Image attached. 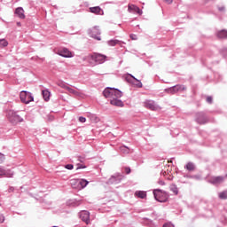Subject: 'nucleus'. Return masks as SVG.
Segmentation results:
<instances>
[{"label": "nucleus", "instance_id": "nucleus-1", "mask_svg": "<svg viewBox=\"0 0 227 227\" xmlns=\"http://www.w3.org/2000/svg\"><path fill=\"white\" fill-rule=\"evenodd\" d=\"M82 61H86L89 65L95 67V65H102L106 61V55L100 53L89 54L82 57Z\"/></svg>", "mask_w": 227, "mask_h": 227}, {"label": "nucleus", "instance_id": "nucleus-2", "mask_svg": "<svg viewBox=\"0 0 227 227\" xmlns=\"http://www.w3.org/2000/svg\"><path fill=\"white\" fill-rule=\"evenodd\" d=\"M153 194L156 201H159L160 203H166V201H168V199L169 198L168 192L160 189L153 190Z\"/></svg>", "mask_w": 227, "mask_h": 227}, {"label": "nucleus", "instance_id": "nucleus-3", "mask_svg": "<svg viewBox=\"0 0 227 227\" xmlns=\"http://www.w3.org/2000/svg\"><path fill=\"white\" fill-rule=\"evenodd\" d=\"M7 118L12 125H17V123H22V121H24V119L20 117V115L17 114V112L13 110H10L7 113Z\"/></svg>", "mask_w": 227, "mask_h": 227}, {"label": "nucleus", "instance_id": "nucleus-4", "mask_svg": "<svg viewBox=\"0 0 227 227\" xmlns=\"http://www.w3.org/2000/svg\"><path fill=\"white\" fill-rule=\"evenodd\" d=\"M125 81L129 84L136 86L137 88H143V83L141 81L137 80V78H135L131 74H127L125 75Z\"/></svg>", "mask_w": 227, "mask_h": 227}, {"label": "nucleus", "instance_id": "nucleus-5", "mask_svg": "<svg viewBox=\"0 0 227 227\" xmlns=\"http://www.w3.org/2000/svg\"><path fill=\"white\" fill-rule=\"evenodd\" d=\"M20 98L23 104H29L30 102H33L35 100V98L33 97V94L31 92L22 90L20 94Z\"/></svg>", "mask_w": 227, "mask_h": 227}, {"label": "nucleus", "instance_id": "nucleus-6", "mask_svg": "<svg viewBox=\"0 0 227 227\" xmlns=\"http://www.w3.org/2000/svg\"><path fill=\"white\" fill-rule=\"evenodd\" d=\"M88 33L91 38H94V40H98V42L102 40V38L100 37V28L98 27H93L92 28H90L88 30Z\"/></svg>", "mask_w": 227, "mask_h": 227}, {"label": "nucleus", "instance_id": "nucleus-7", "mask_svg": "<svg viewBox=\"0 0 227 227\" xmlns=\"http://www.w3.org/2000/svg\"><path fill=\"white\" fill-rule=\"evenodd\" d=\"M123 180V176L121 174H114L106 182L107 185H116Z\"/></svg>", "mask_w": 227, "mask_h": 227}, {"label": "nucleus", "instance_id": "nucleus-8", "mask_svg": "<svg viewBox=\"0 0 227 227\" xmlns=\"http://www.w3.org/2000/svg\"><path fill=\"white\" fill-rule=\"evenodd\" d=\"M186 88L184 85H175L173 87L165 89L166 93H170L171 95H175V93H178V91H185Z\"/></svg>", "mask_w": 227, "mask_h": 227}, {"label": "nucleus", "instance_id": "nucleus-9", "mask_svg": "<svg viewBox=\"0 0 227 227\" xmlns=\"http://www.w3.org/2000/svg\"><path fill=\"white\" fill-rule=\"evenodd\" d=\"M209 184H212V185H221L224 182V176H212L208 180Z\"/></svg>", "mask_w": 227, "mask_h": 227}, {"label": "nucleus", "instance_id": "nucleus-10", "mask_svg": "<svg viewBox=\"0 0 227 227\" xmlns=\"http://www.w3.org/2000/svg\"><path fill=\"white\" fill-rule=\"evenodd\" d=\"M58 54L62 58H74V53L67 48H63L62 50H59Z\"/></svg>", "mask_w": 227, "mask_h": 227}, {"label": "nucleus", "instance_id": "nucleus-11", "mask_svg": "<svg viewBox=\"0 0 227 227\" xmlns=\"http://www.w3.org/2000/svg\"><path fill=\"white\" fill-rule=\"evenodd\" d=\"M13 171L11 169H4L3 167L0 166V176H5L6 178H12L13 177Z\"/></svg>", "mask_w": 227, "mask_h": 227}, {"label": "nucleus", "instance_id": "nucleus-12", "mask_svg": "<svg viewBox=\"0 0 227 227\" xmlns=\"http://www.w3.org/2000/svg\"><path fill=\"white\" fill-rule=\"evenodd\" d=\"M144 105L146 109H151V111H157L158 106L155 105V101L153 100H146Z\"/></svg>", "mask_w": 227, "mask_h": 227}, {"label": "nucleus", "instance_id": "nucleus-13", "mask_svg": "<svg viewBox=\"0 0 227 227\" xmlns=\"http://www.w3.org/2000/svg\"><path fill=\"white\" fill-rule=\"evenodd\" d=\"M80 219L83 221L86 224H90V212L89 211H82L80 212Z\"/></svg>", "mask_w": 227, "mask_h": 227}, {"label": "nucleus", "instance_id": "nucleus-14", "mask_svg": "<svg viewBox=\"0 0 227 227\" xmlns=\"http://www.w3.org/2000/svg\"><path fill=\"white\" fill-rule=\"evenodd\" d=\"M208 121H210L208 115L201 112L200 114V125H205V123H208Z\"/></svg>", "mask_w": 227, "mask_h": 227}, {"label": "nucleus", "instance_id": "nucleus-15", "mask_svg": "<svg viewBox=\"0 0 227 227\" xmlns=\"http://www.w3.org/2000/svg\"><path fill=\"white\" fill-rule=\"evenodd\" d=\"M128 11L130 13H137L138 15H143V11H141V9H139V7L136 6V5H129L128 6Z\"/></svg>", "mask_w": 227, "mask_h": 227}, {"label": "nucleus", "instance_id": "nucleus-16", "mask_svg": "<svg viewBox=\"0 0 227 227\" xmlns=\"http://www.w3.org/2000/svg\"><path fill=\"white\" fill-rule=\"evenodd\" d=\"M90 13H95V15H103L104 14V10L100 8V6H95V7H90Z\"/></svg>", "mask_w": 227, "mask_h": 227}, {"label": "nucleus", "instance_id": "nucleus-17", "mask_svg": "<svg viewBox=\"0 0 227 227\" xmlns=\"http://www.w3.org/2000/svg\"><path fill=\"white\" fill-rule=\"evenodd\" d=\"M184 169H186V171L189 173H192L196 171V164H194L192 161H190L184 166Z\"/></svg>", "mask_w": 227, "mask_h": 227}, {"label": "nucleus", "instance_id": "nucleus-18", "mask_svg": "<svg viewBox=\"0 0 227 227\" xmlns=\"http://www.w3.org/2000/svg\"><path fill=\"white\" fill-rule=\"evenodd\" d=\"M110 104L115 106L116 107H123L124 104L120 98H112L110 99Z\"/></svg>", "mask_w": 227, "mask_h": 227}, {"label": "nucleus", "instance_id": "nucleus-19", "mask_svg": "<svg viewBox=\"0 0 227 227\" xmlns=\"http://www.w3.org/2000/svg\"><path fill=\"white\" fill-rule=\"evenodd\" d=\"M113 89L114 88L107 87L104 90L103 95L106 97V98H110V100L113 99Z\"/></svg>", "mask_w": 227, "mask_h": 227}, {"label": "nucleus", "instance_id": "nucleus-20", "mask_svg": "<svg viewBox=\"0 0 227 227\" xmlns=\"http://www.w3.org/2000/svg\"><path fill=\"white\" fill-rule=\"evenodd\" d=\"M216 36L220 40H226L227 39V30L226 29H222L220 31L216 32Z\"/></svg>", "mask_w": 227, "mask_h": 227}, {"label": "nucleus", "instance_id": "nucleus-21", "mask_svg": "<svg viewBox=\"0 0 227 227\" xmlns=\"http://www.w3.org/2000/svg\"><path fill=\"white\" fill-rule=\"evenodd\" d=\"M112 98H121L123 97V92L121 90L114 88L112 92Z\"/></svg>", "mask_w": 227, "mask_h": 227}, {"label": "nucleus", "instance_id": "nucleus-22", "mask_svg": "<svg viewBox=\"0 0 227 227\" xmlns=\"http://www.w3.org/2000/svg\"><path fill=\"white\" fill-rule=\"evenodd\" d=\"M15 13L20 17V19H26V15H24V9L22 7L16 8Z\"/></svg>", "mask_w": 227, "mask_h": 227}, {"label": "nucleus", "instance_id": "nucleus-23", "mask_svg": "<svg viewBox=\"0 0 227 227\" xmlns=\"http://www.w3.org/2000/svg\"><path fill=\"white\" fill-rule=\"evenodd\" d=\"M76 184H78L82 189H84V187H86L90 182H88L86 179H80L76 181Z\"/></svg>", "mask_w": 227, "mask_h": 227}, {"label": "nucleus", "instance_id": "nucleus-24", "mask_svg": "<svg viewBox=\"0 0 227 227\" xmlns=\"http://www.w3.org/2000/svg\"><path fill=\"white\" fill-rule=\"evenodd\" d=\"M121 43V41L118 40V39H112V40H109L107 42V44L110 46V47H114V45H118Z\"/></svg>", "mask_w": 227, "mask_h": 227}, {"label": "nucleus", "instance_id": "nucleus-25", "mask_svg": "<svg viewBox=\"0 0 227 227\" xmlns=\"http://www.w3.org/2000/svg\"><path fill=\"white\" fill-rule=\"evenodd\" d=\"M135 196H137V198H140L141 200H145V198H146V192L137 191L135 192Z\"/></svg>", "mask_w": 227, "mask_h": 227}, {"label": "nucleus", "instance_id": "nucleus-26", "mask_svg": "<svg viewBox=\"0 0 227 227\" xmlns=\"http://www.w3.org/2000/svg\"><path fill=\"white\" fill-rule=\"evenodd\" d=\"M42 93H43V99L46 102H49V100L51 98V91H49V90H43Z\"/></svg>", "mask_w": 227, "mask_h": 227}, {"label": "nucleus", "instance_id": "nucleus-27", "mask_svg": "<svg viewBox=\"0 0 227 227\" xmlns=\"http://www.w3.org/2000/svg\"><path fill=\"white\" fill-rule=\"evenodd\" d=\"M201 98H206L207 104H214V98L212 96H201Z\"/></svg>", "mask_w": 227, "mask_h": 227}, {"label": "nucleus", "instance_id": "nucleus-28", "mask_svg": "<svg viewBox=\"0 0 227 227\" xmlns=\"http://www.w3.org/2000/svg\"><path fill=\"white\" fill-rule=\"evenodd\" d=\"M218 198L220 200H227V190L223 191V192H220L218 193Z\"/></svg>", "mask_w": 227, "mask_h": 227}, {"label": "nucleus", "instance_id": "nucleus-29", "mask_svg": "<svg viewBox=\"0 0 227 227\" xmlns=\"http://www.w3.org/2000/svg\"><path fill=\"white\" fill-rule=\"evenodd\" d=\"M170 191L176 196L178 195V187L176 184H171L170 185Z\"/></svg>", "mask_w": 227, "mask_h": 227}, {"label": "nucleus", "instance_id": "nucleus-30", "mask_svg": "<svg viewBox=\"0 0 227 227\" xmlns=\"http://www.w3.org/2000/svg\"><path fill=\"white\" fill-rule=\"evenodd\" d=\"M184 178H192V180H200V176L187 174L184 176Z\"/></svg>", "mask_w": 227, "mask_h": 227}, {"label": "nucleus", "instance_id": "nucleus-31", "mask_svg": "<svg viewBox=\"0 0 227 227\" xmlns=\"http://www.w3.org/2000/svg\"><path fill=\"white\" fill-rule=\"evenodd\" d=\"M120 151L121 152V153H129V152H130V149H129V147L123 145L120 147Z\"/></svg>", "mask_w": 227, "mask_h": 227}, {"label": "nucleus", "instance_id": "nucleus-32", "mask_svg": "<svg viewBox=\"0 0 227 227\" xmlns=\"http://www.w3.org/2000/svg\"><path fill=\"white\" fill-rule=\"evenodd\" d=\"M67 91H68V93H72V95H77L78 94L77 90H74L70 87L67 88Z\"/></svg>", "mask_w": 227, "mask_h": 227}, {"label": "nucleus", "instance_id": "nucleus-33", "mask_svg": "<svg viewBox=\"0 0 227 227\" xmlns=\"http://www.w3.org/2000/svg\"><path fill=\"white\" fill-rule=\"evenodd\" d=\"M8 42L4 39L0 40V47H7Z\"/></svg>", "mask_w": 227, "mask_h": 227}, {"label": "nucleus", "instance_id": "nucleus-34", "mask_svg": "<svg viewBox=\"0 0 227 227\" xmlns=\"http://www.w3.org/2000/svg\"><path fill=\"white\" fill-rule=\"evenodd\" d=\"M5 157L4 154H3L2 153H0V164H3V162H4L5 160Z\"/></svg>", "mask_w": 227, "mask_h": 227}, {"label": "nucleus", "instance_id": "nucleus-35", "mask_svg": "<svg viewBox=\"0 0 227 227\" xmlns=\"http://www.w3.org/2000/svg\"><path fill=\"white\" fill-rule=\"evenodd\" d=\"M76 169H86V165H82L81 163H78Z\"/></svg>", "mask_w": 227, "mask_h": 227}, {"label": "nucleus", "instance_id": "nucleus-36", "mask_svg": "<svg viewBox=\"0 0 227 227\" xmlns=\"http://www.w3.org/2000/svg\"><path fill=\"white\" fill-rule=\"evenodd\" d=\"M79 121H80L81 123H86V119H85V117L80 116V117H79Z\"/></svg>", "mask_w": 227, "mask_h": 227}, {"label": "nucleus", "instance_id": "nucleus-37", "mask_svg": "<svg viewBox=\"0 0 227 227\" xmlns=\"http://www.w3.org/2000/svg\"><path fill=\"white\" fill-rule=\"evenodd\" d=\"M66 169H69V170H72L74 168V165L72 164H67L65 166Z\"/></svg>", "mask_w": 227, "mask_h": 227}, {"label": "nucleus", "instance_id": "nucleus-38", "mask_svg": "<svg viewBox=\"0 0 227 227\" xmlns=\"http://www.w3.org/2000/svg\"><path fill=\"white\" fill-rule=\"evenodd\" d=\"M163 227H175V225L171 223H167L163 224Z\"/></svg>", "mask_w": 227, "mask_h": 227}, {"label": "nucleus", "instance_id": "nucleus-39", "mask_svg": "<svg viewBox=\"0 0 227 227\" xmlns=\"http://www.w3.org/2000/svg\"><path fill=\"white\" fill-rule=\"evenodd\" d=\"M59 86H60V88H64V90H67V88H68V86H67V84L63 82H60Z\"/></svg>", "mask_w": 227, "mask_h": 227}, {"label": "nucleus", "instance_id": "nucleus-40", "mask_svg": "<svg viewBox=\"0 0 227 227\" xmlns=\"http://www.w3.org/2000/svg\"><path fill=\"white\" fill-rule=\"evenodd\" d=\"M131 40H137V35L131 34L130 35Z\"/></svg>", "mask_w": 227, "mask_h": 227}, {"label": "nucleus", "instance_id": "nucleus-41", "mask_svg": "<svg viewBox=\"0 0 227 227\" xmlns=\"http://www.w3.org/2000/svg\"><path fill=\"white\" fill-rule=\"evenodd\" d=\"M4 223V215L0 214V223Z\"/></svg>", "mask_w": 227, "mask_h": 227}, {"label": "nucleus", "instance_id": "nucleus-42", "mask_svg": "<svg viewBox=\"0 0 227 227\" xmlns=\"http://www.w3.org/2000/svg\"><path fill=\"white\" fill-rule=\"evenodd\" d=\"M218 10L219 12H226V7L221 6V7H218Z\"/></svg>", "mask_w": 227, "mask_h": 227}, {"label": "nucleus", "instance_id": "nucleus-43", "mask_svg": "<svg viewBox=\"0 0 227 227\" xmlns=\"http://www.w3.org/2000/svg\"><path fill=\"white\" fill-rule=\"evenodd\" d=\"M125 171H126V175H130V168L126 167Z\"/></svg>", "mask_w": 227, "mask_h": 227}, {"label": "nucleus", "instance_id": "nucleus-44", "mask_svg": "<svg viewBox=\"0 0 227 227\" xmlns=\"http://www.w3.org/2000/svg\"><path fill=\"white\" fill-rule=\"evenodd\" d=\"M158 184L159 185H166V183L160 179L158 181Z\"/></svg>", "mask_w": 227, "mask_h": 227}, {"label": "nucleus", "instance_id": "nucleus-45", "mask_svg": "<svg viewBox=\"0 0 227 227\" xmlns=\"http://www.w3.org/2000/svg\"><path fill=\"white\" fill-rule=\"evenodd\" d=\"M13 191H15V188L13 186H11L9 189H8V192H13Z\"/></svg>", "mask_w": 227, "mask_h": 227}, {"label": "nucleus", "instance_id": "nucleus-46", "mask_svg": "<svg viewBox=\"0 0 227 227\" xmlns=\"http://www.w3.org/2000/svg\"><path fill=\"white\" fill-rule=\"evenodd\" d=\"M165 3H168V4H171L173 3V0H164Z\"/></svg>", "mask_w": 227, "mask_h": 227}, {"label": "nucleus", "instance_id": "nucleus-47", "mask_svg": "<svg viewBox=\"0 0 227 227\" xmlns=\"http://www.w3.org/2000/svg\"><path fill=\"white\" fill-rule=\"evenodd\" d=\"M78 160H79L80 162H84V158L79 157V158H78Z\"/></svg>", "mask_w": 227, "mask_h": 227}, {"label": "nucleus", "instance_id": "nucleus-48", "mask_svg": "<svg viewBox=\"0 0 227 227\" xmlns=\"http://www.w3.org/2000/svg\"><path fill=\"white\" fill-rule=\"evenodd\" d=\"M220 52L223 54V52H227V49L221 50Z\"/></svg>", "mask_w": 227, "mask_h": 227}, {"label": "nucleus", "instance_id": "nucleus-49", "mask_svg": "<svg viewBox=\"0 0 227 227\" xmlns=\"http://www.w3.org/2000/svg\"><path fill=\"white\" fill-rule=\"evenodd\" d=\"M161 175H166V171H164V172H161Z\"/></svg>", "mask_w": 227, "mask_h": 227}, {"label": "nucleus", "instance_id": "nucleus-50", "mask_svg": "<svg viewBox=\"0 0 227 227\" xmlns=\"http://www.w3.org/2000/svg\"><path fill=\"white\" fill-rule=\"evenodd\" d=\"M196 121H200L197 119Z\"/></svg>", "mask_w": 227, "mask_h": 227}]
</instances>
